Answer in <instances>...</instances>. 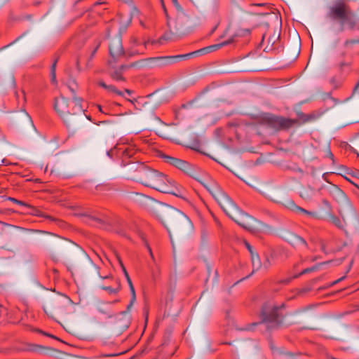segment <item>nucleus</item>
<instances>
[{
    "mask_svg": "<svg viewBox=\"0 0 359 359\" xmlns=\"http://www.w3.org/2000/svg\"><path fill=\"white\" fill-rule=\"evenodd\" d=\"M129 287H130V293H131V300H130V304H133V303L135 302V288H134V286L133 285V283H131V285H128Z\"/></svg>",
    "mask_w": 359,
    "mask_h": 359,
    "instance_id": "obj_33",
    "label": "nucleus"
},
{
    "mask_svg": "<svg viewBox=\"0 0 359 359\" xmlns=\"http://www.w3.org/2000/svg\"><path fill=\"white\" fill-rule=\"evenodd\" d=\"M256 255H257V253L255 254V264L257 265V260Z\"/></svg>",
    "mask_w": 359,
    "mask_h": 359,
    "instance_id": "obj_58",
    "label": "nucleus"
},
{
    "mask_svg": "<svg viewBox=\"0 0 359 359\" xmlns=\"http://www.w3.org/2000/svg\"><path fill=\"white\" fill-rule=\"evenodd\" d=\"M245 245L246 248L248 250V251L251 255V259H252V268H253L252 273H253L255 271H257L261 267V262L259 260V257L258 255H256V257H257V264L256 265L255 257V253L254 252V251L252 250V247L247 241H245Z\"/></svg>",
    "mask_w": 359,
    "mask_h": 359,
    "instance_id": "obj_19",
    "label": "nucleus"
},
{
    "mask_svg": "<svg viewBox=\"0 0 359 359\" xmlns=\"http://www.w3.org/2000/svg\"><path fill=\"white\" fill-rule=\"evenodd\" d=\"M330 221L334 225H335L338 228L341 229L343 227L342 221L338 217L332 216L330 217Z\"/></svg>",
    "mask_w": 359,
    "mask_h": 359,
    "instance_id": "obj_30",
    "label": "nucleus"
},
{
    "mask_svg": "<svg viewBox=\"0 0 359 359\" xmlns=\"http://www.w3.org/2000/svg\"><path fill=\"white\" fill-rule=\"evenodd\" d=\"M98 85L104 88L105 90H107L108 92H111V93H114L118 95H120V96H123V92L118 90V89H116V88L113 86V85H107L106 84L104 81H100L98 82Z\"/></svg>",
    "mask_w": 359,
    "mask_h": 359,
    "instance_id": "obj_23",
    "label": "nucleus"
},
{
    "mask_svg": "<svg viewBox=\"0 0 359 359\" xmlns=\"http://www.w3.org/2000/svg\"><path fill=\"white\" fill-rule=\"evenodd\" d=\"M161 158L166 163L177 168L201 184L217 201L225 214L236 224L250 232L257 231V220L241 210L217 183L203 180L199 177L196 168L186 161L166 154L161 155Z\"/></svg>",
    "mask_w": 359,
    "mask_h": 359,
    "instance_id": "obj_1",
    "label": "nucleus"
},
{
    "mask_svg": "<svg viewBox=\"0 0 359 359\" xmlns=\"http://www.w3.org/2000/svg\"><path fill=\"white\" fill-rule=\"evenodd\" d=\"M83 222L100 229H107L109 226V221L106 217H99L96 215L83 214L81 215Z\"/></svg>",
    "mask_w": 359,
    "mask_h": 359,
    "instance_id": "obj_15",
    "label": "nucleus"
},
{
    "mask_svg": "<svg viewBox=\"0 0 359 359\" xmlns=\"http://www.w3.org/2000/svg\"><path fill=\"white\" fill-rule=\"evenodd\" d=\"M27 208L31 210L29 213L33 215L38 216V217H43V218L48 219H49L50 221H55V220L52 216L43 213L40 210L34 208V206H32V205H31L29 204L27 206Z\"/></svg>",
    "mask_w": 359,
    "mask_h": 359,
    "instance_id": "obj_21",
    "label": "nucleus"
},
{
    "mask_svg": "<svg viewBox=\"0 0 359 359\" xmlns=\"http://www.w3.org/2000/svg\"><path fill=\"white\" fill-rule=\"evenodd\" d=\"M302 311V310L296 311L295 313H300Z\"/></svg>",
    "mask_w": 359,
    "mask_h": 359,
    "instance_id": "obj_60",
    "label": "nucleus"
},
{
    "mask_svg": "<svg viewBox=\"0 0 359 359\" xmlns=\"http://www.w3.org/2000/svg\"><path fill=\"white\" fill-rule=\"evenodd\" d=\"M149 250L150 254H151V255L152 257L153 255H152L151 250L150 248Z\"/></svg>",
    "mask_w": 359,
    "mask_h": 359,
    "instance_id": "obj_61",
    "label": "nucleus"
},
{
    "mask_svg": "<svg viewBox=\"0 0 359 359\" xmlns=\"http://www.w3.org/2000/svg\"><path fill=\"white\" fill-rule=\"evenodd\" d=\"M325 189L337 203H344L347 201L346 194L338 186L330 184L328 187H325Z\"/></svg>",
    "mask_w": 359,
    "mask_h": 359,
    "instance_id": "obj_16",
    "label": "nucleus"
},
{
    "mask_svg": "<svg viewBox=\"0 0 359 359\" xmlns=\"http://www.w3.org/2000/svg\"><path fill=\"white\" fill-rule=\"evenodd\" d=\"M102 289L104 290L107 291L109 294H115L117 293L118 291V289L112 288L111 287H103Z\"/></svg>",
    "mask_w": 359,
    "mask_h": 359,
    "instance_id": "obj_35",
    "label": "nucleus"
},
{
    "mask_svg": "<svg viewBox=\"0 0 359 359\" xmlns=\"http://www.w3.org/2000/svg\"><path fill=\"white\" fill-rule=\"evenodd\" d=\"M359 43V39H346L343 43V48H344V51L340 53V56L341 57H345V56L348 54V51H351L353 50L354 45Z\"/></svg>",
    "mask_w": 359,
    "mask_h": 359,
    "instance_id": "obj_17",
    "label": "nucleus"
},
{
    "mask_svg": "<svg viewBox=\"0 0 359 359\" xmlns=\"http://www.w3.org/2000/svg\"><path fill=\"white\" fill-rule=\"evenodd\" d=\"M130 43L132 46V48L138 46L140 44V42L139 41L138 39L135 36H132L130 39Z\"/></svg>",
    "mask_w": 359,
    "mask_h": 359,
    "instance_id": "obj_34",
    "label": "nucleus"
},
{
    "mask_svg": "<svg viewBox=\"0 0 359 359\" xmlns=\"http://www.w3.org/2000/svg\"><path fill=\"white\" fill-rule=\"evenodd\" d=\"M213 51H214V50L212 49V46H209L201 48L198 50H196V51H194V52H191L189 53L178 55L176 57H181L184 59H187V58H189L192 55H204V54H207V53H211Z\"/></svg>",
    "mask_w": 359,
    "mask_h": 359,
    "instance_id": "obj_18",
    "label": "nucleus"
},
{
    "mask_svg": "<svg viewBox=\"0 0 359 359\" xmlns=\"http://www.w3.org/2000/svg\"><path fill=\"white\" fill-rule=\"evenodd\" d=\"M345 278H346V276H342L341 278H339V279L336 280L335 281L332 282V283H331V285H336L337 283H339L340 281H341L342 280H344Z\"/></svg>",
    "mask_w": 359,
    "mask_h": 359,
    "instance_id": "obj_44",
    "label": "nucleus"
},
{
    "mask_svg": "<svg viewBox=\"0 0 359 359\" xmlns=\"http://www.w3.org/2000/svg\"><path fill=\"white\" fill-rule=\"evenodd\" d=\"M27 116H28L29 118H31V116H29V114H27Z\"/></svg>",
    "mask_w": 359,
    "mask_h": 359,
    "instance_id": "obj_64",
    "label": "nucleus"
},
{
    "mask_svg": "<svg viewBox=\"0 0 359 359\" xmlns=\"http://www.w3.org/2000/svg\"><path fill=\"white\" fill-rule=\"evenodd\" d=\"M176 56H161L142 59L136 61L133 66H137L138 69L161 68L170 64L175 59L182 58Z\"/></svg>",
    "mask_w": 359,
    "mask_h": 359,
    "instance_id": "obj_11",
    "label": "nucleus"
},
{
    "mask_svg": "<svg viewBox=\"0 0 359 359\" xmlns=\"http://www.w3.org/2000/svg\"><path fill=\"white\" fill-rule=\"evenodd\" d=\"M27 116H28L29 118H31V116H29V114H27Z\"/></svg>",
    "mask_w": 359,
    "mask_h": 359,
    "instance_id": "obj_62",
    "label": "nucleus"
},
{
    "mask_svg": "<svg viewBox=\"0 0 359 359\" xmlns=\"http://www.w3.org/2000/svg\"><path fill=\"white\" fill-rule=\"evenodd\" d=\"M67 88L72 93V97L76 95V92L78 88V85L76 83L75 80L74 79H69L67 83Z\"/></svg>",
    "mask_w": 359,
    "mask_h": 359,
    "instance_id": "obj_25",
    "label": "nucleus"
},
{
    "mask_svg": "<svg viewBox=\"0 0 359 359\" xmlns=\"http://www.w3.org/2000/svg\"><path fill=\"white\" fill-rule=\"evenodd\" d=\"M173 4L175 5L176 9H177V13L180 11H183L182 10V6L180 5V4L178 3L177 0H172Z\"/></svg>",
    "mask_w": 359,
    "mask_h": 359,
    "instance_id": "obj_37",
    "label": "nucleus"
},
{
    "mask_svg": "<svg viewBox=\"0 0 359 359\" xmlns=\"http://www.w3.org/2000/svg\"><path fill=\"white\" fill-rule=\"evenodd\" d=\"M137 183L164 194L176 195L175 182L165 175L145 165Z\"/></svg>",
    "mask_w": 359,
    "mask_h": 359,
    "instance_id": "obj_4",
    "label": "nucleus"
},
{
    "mask_svg": "<svg viewBox=\"0 0 359 359\" xmlns=\"http://www.w3.org/2000/svg\"><path fill=\"white\" fill-rule=\"evenodd\" d=\"M251 6H266L265 4H250Z\"/></svg>",
    "mask_w": 359,
    "mask_h": 359,
    "instance_id": "obj_48",
    "label": "nucleus"
},
{
    "mask_svg": "<svg viewBox=\"0 0 359 359\" xmlns=\"http://www.w3.org/2000/svg\"><path fill=\"white\" fill-rule=\"evenodd\" d=\"M135 63L131 62L129 65H121L120 67H118L117 69L121 71V72L123 74L125 71L130 68L135 67L137 68V66H133V65Z\"/></svg>",
    "mask_w": 359,
    "mask_h": 359,
    "instance_id": "obj_31",
    "label": "nucleus"
},
{
    "mask_svg": "<svg viewBox=\"0 0 359 359\" xmlns=\"http://www.w3.org/2000/svg\"><path fill=\"white\" fill-rule=\"evenodd\" d=\"M298 123L297 119L285 118L271 114H265L260 118V123L275 132L287 130Z\"/></svg>",
    "mask_w": 359,
    "mask_h": 359,
    "instance_id": "obj_8",
    "label": "nucleus"
},
{
    "mask_svg": "<svg viewBox=\"0 0 359 359\" xmlns=\"http://www.w3.org/2000/svg\"><path fill=\"white\" fill-rule=\"evenodd\" d=\"M126 93H127L128 95H130L132 91L130 90H128V89H126L125 90Z\"/></svg>",
    "mask_w": 359,
    "mask_h": 359,
    "instance_id": "obj_52",
    "label": "nucleus"
},
{
    "mask_svg": "<svg viewBox=\"0 0 359 359\" xmlns=\"http://www.w3.org/2000/svg\"><path fill=\"white\" fill-rule=\"evenodd\" d=\"M15 96H16L17 100L19 101V95L17 92L15 93Z\"/></svg>",
    "mask_w": 359,
    "mask_h": 359,
    "instance_id": "obj_56",
    "label": "nucleus"
},
{
    "mask_svg": "<svg viewBox=\"0 0 359 359\" xmlns=\"http://www.w3.org/2000/svg\"><path fill=\"white\" fill-rule=\"evenodd\" d=\"M168 30L158 39L161 44L163 41H175L188 34L194 25L190 18L183 11H180L176 14L175 19L168 17Z\"/></svg>",
    "mask_w": 359,
    "mask_h": 359,
    "instance_id": "obj_7",
    "label": "nucleus"
},
{
    "mask_svg": "<svg viewBox=\"0 0 359 359\" xmlns=\"http://www.w3.org/2000/svg\"><path fill=\"white\" fill-rule=\"evenodd\" d=\"M326 262H323V263H321V264H317L316 266H313L312 267L306 268V269H304L303 271H302L299 273L294 275L293 277L290 278H287V279H285V280H283L281 281V283H283L284 284H287V283H289L290 282V280L292 278H297L299 277L302 275H304V274H306L307 273H310V272L314 271H316V270H317L318 269V266L320 265L324 264Z\"/></svg>",
    "mask_w": 359,
    "mask_h": 359,
    "instance_id": "obj_20",
    "label": "nucleus"
},
{
    "mask_svg": "<svg viewBox=\"0 0 359 359\" xmlns=\"http://www.w3.org/2000/svg\"><path fill=\"white\" fill-rule=\"evenodd\" d=\"M162 7H163V11H164V13H165V18H166V23L168 22V17H170L168 13V11H167V9L164 5L163 3H162Z\"/></svg>",
    "mask_w": 359,
    "mask_h": 359,
    "instance_id": "obj_42",
    "label": "nucleus"
},
{
    "mask_svg": "<svg viewBox=\"0 0 359 359\" xmlns=\"http://www.w3.org/2000/svg\"><path fill=\"white\" fill-rule=\"evenodd\" d=\"M264 266L267 269L270 266L269 260L267 259L266 262L264 263Z\"/></svg>",
    "mask_w": 359,
    "mask_h": 359,
    "instance_id": "obj_47",
    "label": "nucleus"
},
{
    "mask_svg": "<svg viewBox=\"0 0 359 359\" xmlns=\"http://www.w3.org/2000/svg\"><path fill=\"white\" fill-rule=\"evenodd\" d=\"M8 200L14 203H16L18 205H22V206H25V207H27L29 205L28 203H26L25 202L22 201H20V200H18L15 198H13V197H8Z\"/></svg>",
    "mask_w": 359,
    "mask_h": 359,
    "instance_id": "obj_32",
    "label": "nucleus"
},
{
    "mask_svg": "<svg viewBox=\"0 0 359 359\" xmlns=\"http://www.w3.org/2000/svg\"><path fill=\"white\" fill-rule=\"evenodd\" d=\"M115 64L116 63L113 64V67L110 66L111 68L114 69L110 74L111 79L115 81H124V77L122 75L123 74L120 70L115 67Z\"/></svg>",
    "mask_w": 359,
    "mask_h": 359,
    "instance_id": "obj_24",
    "label": "nucleus"
},
{
    "mask_svg": "<svg viewBox=\"0 0 359 359\" xmlns=\"http://www.w3.org/2000/svg\"><path fill=\"white\" fill-rule=\"evenodd\" d=\"M27 116H28L29 118H31V116H29V114H27Z\"/></svg>",
    "mask_w": 359,
    "mask_h": 359,
    "instance_id": "obj_63",
    "label": "nucleus"
},
{
    "mask_svg": "<svg viewBox=\"0 0 359 359\" xmlns=\"http://www.w3.org/2000/svg\"><path fill=\"white\" fill-rule=\"evenodd\" d=\"M82 101V98L77 96H74L71 101L62 96L55 99L54 109L67 127L75 125L78 117L82 116L84 111Z\"/></svg>",
    "mask_w": 359,
    "mask_h": 359,
    "instance_id": "obj_5",
    "label": "nucleus"
},
{
    "mask_svg": "<svg viewBox=\"0 0 359 359\" xmlns=\"http://www.w3.org/2000/svg\"><path fill=\"white\" fill-rule=\"evenodd\" d=\"M97 107L100 112L104 113V111H102V107L100 105H97ZM104 114H106V113L104 112Z\"/></svg>",
    "mask_w": 359,
    "mask_h": 359,
    "instance_id": "obj_51",
    "label": "nucleus"
},
{
    "mask_svg": "<svg viewBox=\"0 0 359 359\" xmlns=\"http://www.w3.org/2000/svg\"><path fill=\"white\" fill-rule=\"evenodd\" d=\"M109 51L111 56V59L109 60V65L113 67L114 63H116L117 61L126 55L121 36H117L111 40L109 46ZM139 53L138 50H128L126 53L129 57Z\"/></svg>",
    "mask_w": 359,
    "mask_h": 359,
    "instance_id": "obj_9",
    "label": "nucleus"
},
{
    "mask_svg": "<svg viewBox=\"0 0 359 359\" xmlns=\"http://www.w3.org/2000/svg\"><path fill=\"white\" fill-rule=\"evenodd\" d=\"M330 83L333 85L334 88H337L338 86L337 85V79L335 77H332L330 80Z\"/></svg>",
    "mask_w": 359,
    "mask_h": 359,
    "instance_id": "obj_40",
    "label": "nucleus"
},
{
    "mask_svg": "<svg viewBox=\"0 0 359 359\" xmlns=\"http://www.w3.org/2000/svg\"><path fill=\"white\" fill-rule=\"evenodd\" d=\"M285 355H288V356H292V353H290V352H287L285 353Z\"/></svg>",
    "mask_w": 359,
    "mask_h": 359,
    "instance_id": "obj_54",
    "label": "nucleus"
},
{
    "mask_svg": "<svg viewBox=\"0 0 359 359\" xmlns=\"http://www.w3.org/2000/svg\"><path fill=\"white\" fill-rule=\"evenodd\" d=\"M351 62H344L341 61L339 63V67L340 69H343L344 67H349L351 66Z\"/></svg>",
    "mask_w": 359,
    "mask_h": 359,
    "instance_id": "obj_36",
    "label": "nucleus"
},
{
    "mask_svg": "<svg viewBox=\"0 0 359 359\" xmlns=\"http://www.w3.org/2000/svg\"><path fill=\"white\" fill-rule=\"evenodd\" d=\"M117 258H118V263H119V264H120V266L121 267V269H122V271L123 272V274H125V271H127V270H126V267H125V266H124L121 259L119 257H118Z\"/></svg>",
    "mask_w": 359,
    "mask_h": 359,
    "instance_id": "obj_38",
    "label": "nucleus"
},
{
    "mask_svg": "<svg viewBox=\"0 0 359 359\" xmlns=\"http://www.w3.org/2000/svg\"><path fill=\"white\" fill-rule=\"evenodd\" d=\"M352 263H353V261H351V264H350V266H349V267H348V270H347L346 273H348V271H350L351 266Z\"/></svg>",
    "mask_w": 359,
    "mask_h": 359,
    "instance_id": "obj_57",
    "label": "nucleus"
},
{
    "mask_svg": "<svg viewBox=\"0 0 359 359\" xmlns=\"http://www.w3.org/2000/svg\"><path fill=\"white\" fill-rule=\"evenodd\" d=\"M71 299L67 296L63 298H52L49 300L48 305L43 306L44 313L50 318H54L53 311H56L60 316H65L69 313L67 307L69 306Z\"/></svg>",
    "mask_w": 359,
    "mask_h": 359,
    "instance_id": "obj_10",
    "label": "nucleus"
},
{
    "mask_svg": "<svg viewBox=\"0 0 359 359\" xmlns=\"http://www.w3.org/2000/svg\"><path fill=\"white\" fill-rule=\"evenodd\" d=\"M349 1L350 0H334L332 4L328 7L327 18L339 22L341 31H344L345 27L350 30L356 27L355 13L351 9Z\"/></svg>",
    "mask_w": 359,
    "mask_h": 359,
    "instance_id": "obj_6",
    "label": "nucleus"
},
{
    "mask_svg": "<svg viewBox=\"0 0 359 359\" xmlns=\"http://www.w3.org/2000/svg\"><path fill=\"white\" fill-rule=\"evenodd\" d=\"M124 276H125V277H126V278L127 280V282H128V285H131L132 280H131V279H130V278L129 276V274H128V271H125Z\"/></svg>",
    "mask_w": 359,
    "mask_h": 359,
    "instance_id": "obj_41",
    "label": "nucleus"
},
{
    "mask_svg": "<svg viewBox=\"0 0 359 359\" xmlns=\"http://www.w3.org/2000/svg\"><path fill=\"white\" fill-rule=\"evenodd\" d=\"M130 320L127 318L124 313H123L121 317L117 318L114 322L111 327L112 334L114 336H118L125 332L129 327Z\"/></svg>",
    "mask_w": 359,
    "mask_h": 359,
    "instance_id": "obj_14",
    "label": "nucleus"
},
{
    "mask_svg": "<svg viewBox=\"0 0 359 359\" xmlns=\"http://www.w3.org/2000/svg\"><path fill=\"white\" fill-rule=\"evenodd\" d=\"M28 231H32V232L42 233H49L47 231H41V230L28 229Z\"/></svg>",
    "mask_w": 359,
    "mask_h": 359,
    "instance_id": "obj_45",
    "label": "nucleus"
},
{
    "mask_svg": "<svg viewBox=\"0 0 359 359\" xmlns=\"http://www.w3.org/2000/svg\"><path fill=\"white\" fill-rule=\"evenodd\" d=\"M149 43V41H144V47L146 48L147 47V45Z\"/></svg>",
    "mask_w": 359,
    "mask_h": 359,
    "instance_id": "obj_55",
    "label": "nucleus"
},
{
    "mask_svg": "<svg viewBox=\"0 0 359 359\" xmlns=\"http://www.w3.org/2000/svg\"><path fill=\"white\" fill-rule=\"evenodd\" d=\"M285 309L284 303H277L273 299L266 301L260 311L261 321L252 323V326L263 325L268 333L280 330L283 325L284 316L282 313Z\"/></svg>",
    "mask_w": 359,
    "mask_h": 359,
    "instance_id": "obj_3",
    "label": "nucleus"
},
{
    "mask_svg": "<svg viewBox=\"0 0 359 359\" xmlns=\"http://www.w3.org/2000/svg\"><path fill=\"white\" fill-rule=\"evenodd\" d=\"M132 305H133V304H130H130L128 305V307H127V308H128V309H129L131 307V306H132Z\"/></svg>",
    "mask_w": 359,
    "mask_h": 359,
    "instance_id": "obj_59",
    "label": "nucleus"
},
{
    "mask_svg": "<svg viewBox=\"0 0 359 359\" xmlns=\"http://www.w3.org/2000/svg\"><path fill=\"white\" fill-rule=\"evenodd\" d=\"M317 281V279H313L310 281L308 285L305 286L304 287L300 289L298 291L299 294H303L305 293H307L310 292L313 288V285Z\"/></svg>",
    "mask_w": 359,
    "mask_h": 359,
    "instance_id": "obj_26",
    "label": "nucleus"
},
{
    "mask_svg": "<svg viewBox=\"0 0 359 359\" xmlns=\"http://www.w3.org/2000/svg\"><path fill=\"white\" fill-rule=\"evenodd\" d=\"M289 242L293 246L302 245L305 248L308 247V244H307L306 241L302 237H301L298 235H296V234L292 235V239Z\"/></svg>",
    "mask_w": 359,
    "mask_h": 359,
    "instance_id": "obj_22",
    "label": "nucleus"
},
{
    "mask_svg": "<svg viewBox=\"0 0 359 359\" xmlns=\"http://www.w3.org/2000/svg\"><path fill=\"white\" fill-rule=\"evenodd\" d=\"M161 217L163 224L168 229L169 226H177L180 222L184 219L185 215L177 209L168 206L163 212Z\"/></svg>",
    "mask_w": 359,
    "mask_h": 359,
    "instance_id": "obj_12",
    "label": "nucleus"
},
{
    "mask_svg": "<svg viewBox=\"0 0 359 359\" xmlns=\"http://www.w3.org/2000/svg\"><path fill=\"white\" fill-rule=\"evenodd\" d=\"M21 94L22 97V103L24 104L26 102L25 93L24 90H22Z\"/></svg>",
    "mask_w": 359,
    "mask_h": 359,
    "instance_id": "obj_46",
    "label": "nucleus"
},
{
    "mask_svg": "<svg viewBox=\"0 0 359 359\" xmlns=\"http://www.w3.org/2000/svg\"><path fill=\"white\" fill-rule=\"evenodd\" d=\"M329 156H330V158H332H332H333V157H334L333 154H332V152H331L330 151H329Z\"/></svg>",
    "mask_w": 359,
    "mask_h": 359,
    "instance_id": "obj_53",
    "label": "nucleus"
},
{
    "mask_svg": "<svg viewBox=\"0 0 359 359\" xmlns=\"http://www.w3.org/2000/svg\"><path fill=\"white\" fill-rule=\"evenodd\" d=\"M323 204H325V205H327V206H330L329 202H328L327 200H325V199L323 200Z\"/></svg>",
    "mask_w": 359,
    "mask_h": 359,
    "instance_id": "obj_50",
    "label": "nucleus"
},
{
    "mask_svg": "<svg viewBox=\"0 0 359 359\" xmlns=\"http://www.w3.org/2000/svg\"><path fill=\"white\" fill-rule=\"evenodd\" d=\"M266 198H267L268 199L271 200V201L276 203H278L280 205H282L283 207L292 211V212H294L296 213H299V212H301V213H304V214H306L309 216H311V217H313L316 215V213L313 212H311V211H309L307 210H305L298 205H297L295 204V203L291 200V199H287L285 202H281V201H277L274 198H272L271 197H270L269 195L264 194V193H262Z\"/></svg>",
    "mask_w": 359,
    "mask_h": 359,
    "instance_id": "obj_13",
    "label": "nucleus"
},
{
    "mask_svg": "<svg viewBox=\"0 0 359 359\" xmlns=\"http://www.w3.org/2000/svg\"><path fill=\"white\" fill-rule=\"evenodd\" d=\"M57 62V60H55L54 61V62L53 63V65L51 66V69H50V80L53 84L57 83L56 74H55V69H56Z\"/></svg>",
    "mask_w": 359,
    "mask_h": 359,
    "instance_id": "obj_27",
    "label": "nucleus"
},
{
    "mask_svg": "<svg viewBox=\"0 0 359 359\" xmlns=\"http://www.w3.org/2000/svg\"><path fill=\"white\" fill-rule=\"evenodd\" d=\"M233 41V38H231L225 41H223V42H221V43H217V44H213V45H211L212 47V49L214 50V51L219 49L220 48L224 46H226V45H229L230 43H231Z\"/></svg>",
    "mask_w": 359,
    "mask_h": 359,
    "instance_id": "obj_28",
    "label": "nucleus"
},
{
    "mask_svg": "<svg viewBox=\"0 0 359 359\" xmlns=\"http://www.w3.org/2000/svg\"><path fill=\"white\" fill-rule=\"evenodd\" d=\"M98 49V46H97L94 50L92 52V54H91V57H93L94 55L95 54L96 51Z\"/></svg>",
    "mask_w": 359,
    "mask_h": 359,
    "instance_id": "obj_49",
    "label": "nucleus"
},
{
    "mask_svg": "<svg viewBox=\"0 0 359 359\" xmlns=\"http://www.w3.org/2000/svg\"><path fill=\"white\" fill-rule=\"evenodd\" d=\"M46 349H48V348L45 346H43L41 345H36V344L31 345L29 348V350L30 351L35 352V353H42L43 352V351Z\"/></svg>",
    "mask_w": 359,
    "mask_h": 359,
    "instance_id": "obj_29",
    "label": "nucleus"
},
{
    "mask_svg": "<svg viewBox=\"0 0 359 359\" xmlns=\"http://www.w3.org/2000/svg\"><path fill=\"white\" fill-rule=\"evenodd\" d=\"M37 332H39V333H41L43 335H46L47 337H49L57 339V338L56 337H55V336H53V335H52L50 334L46 333V332H45L43 331L38 330Z\"/></svg>",
    "mask_w": 359,
    "mask_h": 359,
    "instance_id": "obj_39",
    "label": "nucleus"
},
{
    "mask_svg": "<svg viewBox=\"0 0 359 359\" xmlns=\"http://www.w3.org/2000/svg\"><path fill=\"white\" fill-rule=\"evenodd\" d=\"M359 88V83H356L353 89L352 95H355Z\"/></svg>",
    "mask_w": 359,
    "mask_h": 359,
    "instance_id": "obj_43",
    "label": "nucleus"
},
{
    "mask_svg": "<svg viewBox=\"0 0 359 359\" xmlns=\"http://www.w3.org/2000/svg\"><path fill=\"white\" fill-rule=\"evenodd\" d=\"M107 156L112 158L114 154L120 159V165L123 168V174L127 180L137 182L145 164L136 161L134 157L136 150L129 145L115 147L107 151Z\"/></svg>",
    "mask_w": 359,
    "mask_h": 359,
    "instance_id": "obj_2",
    "label": "nucleus"
}]
</instances>
